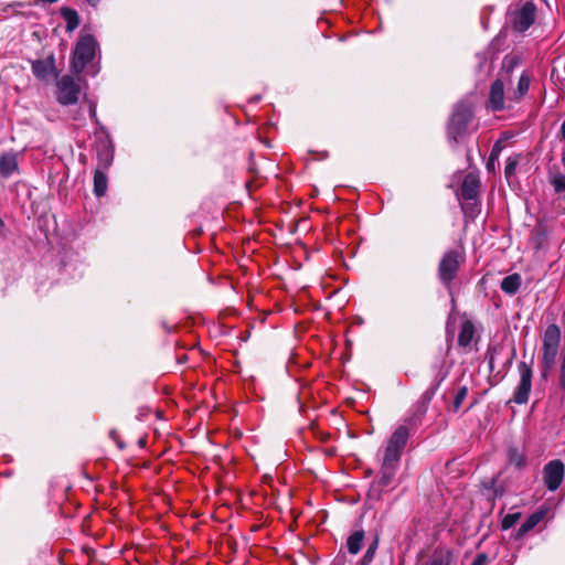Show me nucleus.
I'll list each match as a JSON object with an SVG mask.
<instances>
[{
	"label": "nucleus",
	"mask_w": 565,
	"mask_h": 565,
	"mask_svg": "<svg viewBox=\"0 0 565 565\" xmlns=\"http://www.w3.org/2000/svg\"><path fill=\"white\" fill-rule=\"evenodd\" d=\"M409 438V428L406 425H399L392 434L384 449L379 484L381 487L390 486L395 479L399 467L403 449Z\"/></svg>",
	"instance_id": "f257e3e1"
},
{
	"label": "nucleus",
	"mask_w": 565,
	"mask_h": 565,
	"mask_svg": "<svg viewBox=\"0 0 565 565\" xmlns=\"http://www.w3.org/2000/svg\"><path fill=\"white\" fill-rule=\"evenodd\" d=\"M561 329L552 323L546 327L542 335L541 376L546 380L553 371L561 343Z\"/></svg>",
	"instance_id": "f03ea898"
},
{
	"label": "nucleus",
	"mask_w": 565,
	"mask_h": 565,
	"mask_svg": "<svg viewBox=\"0 0 565 565\" xmlns=\"http://www.w3.org/2000/svg\"><path fill=\"white\" fill-rule=\"evenodd\" d=\"M472 120V109L468 103H458L448 122V138L458 142L467 132L469 122Z\"/></svg>",
	"instance_id": "7ed1b4c3"
},
{
	"label": "nucleus",
	"mask_w": 565,
	"mask_h": 565,
	"mask_svg": "<svg viewBox=\"0 0 565 565\" xmlns=\"http://www.w3.org/2000/svg\"><path fill=\"white\" fill-rule=\"evenodd\" d=\"M97 47L98 43L93 35L86 34L79 38L72 58V68L76 74H81L86 65L93 61Z\"/></svg>",
	"instance_id": "20e7f679"
},
{
	"label": "nucleus",
	"mask_w": 565,
	"mask_h": 565,
	"mask_svg": "<svg viewBox=\"0 0 565 565\" xmlns=\"http://www.w3.org/2000/svg\"><path fill=\"white\" fill-rule=\"evenodd\" d=\"M465 262L463 253L457 249L447 250L438 265V278L440 282L449 288L457 276L460 265Z\"/></svg>",
	"instance_id": "39448f33"
},
{
	"label": "nucleus",
	"mask_w": 565,
	"mask_h": 565,
	"mask_svg": "<svg viewBox=\"0 0 565 565\" xmlns=\"http://www.w3.org/2000/svg\"><path fill=\"white\" fill-rule=\"evenodd\" d=\"M518 372L520 375V381L514 388L512 401L518 405H523L527 403L530 393L532 391L533 370L531 364L522 361L518 365Z\"/></svg>",
	"instance_id": "423d86ee"
},
{
	"label": "nucleus",
	"mask_w": 565,
	"mask_h": 565,
	"mask_svg": "<svg viewBox=\"0 0 565 565\" xmlns=\"http://www.w3.org/2000/svg\"><path fill=\"white\" fill-rule=\"evenodd\" d=\"M56 98L60 104L73 105L77 103L81 87L72 76H62L56 83Z\"/></svg>",
	"instance_id": "0eeeda50"
},
{
	"label": "nucleus",
	"mask_w": 565,
	"mask_h": 565,
	"mask_svg": "<svg viewBox=\"0 0 565 565\" xmlns=\"http://www.w3.org/2000/svg\"><path fill=\"white\" fill-rule=\"evenodd\" d=\"M565 466L559 459L547 462L543 468V481L550 491H555L563 482Z\"/></svg>",
	"instance_id": "6e6552de"
},
{
	"label": "nucleus",
	"mask_w": 565,
	"mask_h": 565,
	"mask_svg": "<svg viewBox=\"0 0 565 565\" xmlns=\"http://www.w3.org/2000/svg\"><path fill=\"white\" fill-rule=\"evenodd\" d=\"M536 8L526 1L513 13L512 26L516 32H525L535 21Z\"/></svg>",
	"instance_id": "1a4fd4ad"
},
{
	"label": "nucleus",
	"mask_w": 565,
	"mask_h": 565,
	"mask_svg": "<svg viewBox=\"0 0 565 565\" xmlns=\"http://www.w3.org/2000/svg\"><path fill=\"white\" fill-rule=\"evenodd\" d=\"M507 86H510L508 83L503 82V79H495L491 86L489 92V107L493 111H500L505 108V93L504 89Z\"/></svg>",
	"instance_id": "9d476101"
},
{
	"label": "nucleus",
	"mask_w": 565,
	"mask_h": 565,
	"mask_svg": "<svg viewBox=\"0 0 565 565\" xmlns=\"http://www.w3.org/2000/svg\"><path fill=\"white\" fill-rule=\"evenodd\" d=\"M33 74L41 81H49L56 75L55 58L51 55L32 63Z\"/></svg>",
	"instance_id": "9b49d317"
},
{
	"label": "nucleus",
	"mask_w": 565,
	"mask_h": 565,
	"mask_svg": "<svg viewBox=\"0 0 565 565\" xmlns=\"http://www.w3.org/2000/svg\"><path fill=\"white\" fill-rule=\"evenodd\" d=\"M531 84V75L529 72L524 71L520 75L516 86L509 87L507 93L508 100L520 102L529 92Z\"/></svg>",
	"instance_id": "f8f14e48"
},
{
	"label": "nucleus",
	"mask_w": 565,
	"mask_h": 565,
	"mask_svg": "<svg viewBox=\"0 0 565 565\" xmlns=\"http://www.w3.org/2000/svg\"><path fill=\"white\" fill-rule=\"evenodd\" d=\"M19 171L18 156L13 151L3 152L0 156V175L4 179Z\"/></svg>",
	"instance_id": "ddd939ff"
},
{
	"label": "nucleus",
	"mask_w": 565,
	"mask_h": 565,
	"mask_svg": "<svg viewBox=\"0 0 565 565\" xmlns=\"http://www.w3.org/2000/svg\"><path fill=\"white\" fill-rule=\"evenodd\" d=\"M480 190V180L478 175L469 173L465 177L460 194L463 200H476Z\"/></svg>",
	"instance_id": "4468645a"
},
{
	"label": "nucleus",
	"mask_w": 565,
	"mask_h": 565,
	"mask_svg": "<svg viewBox=\"0 0 565 565\" xmlns=\"http://www.w3.org/2000/svg\"><path fill=\"white\" fill-rule=\"evenodd\" d=\"M547 509H540L529 515L526 520L522 523V525L519 527L515 537L522 539L526 533H529L531 530H533L546 515Z\"/></svg>",
	"instance_id": "2eb2a0df"
},
{
	"label": "nucleus",
	"mask_w": 565,
	"mask_h": 565,
	"mask_svg": "<svg viewBox=\"0 0 565 565\" xmlns=\"http://www.w3.org/2000/svg\"><path fill=\"white\" fill-rule=\"evenodd\" d=\"M520 62L521 58L518 55H507L502 61V66L498 79H503V82L512 85L511 75Z\"/></svg>",
	"instance_id": "dca6fc26"
},
{
	"label": "nucleus",
	"mask_w": 565,
	"mask_h": 565,
	"mask_svg": "<svg viewBox=\"0 0 565 565\" xmlns=\"http://www.w3.org/2000/svg\"><path fill=\"white\" fill-rule=\"evenodd\" d=\"M522 284V277L520 274L514 273L504 277L501 281V290L508 295H514L519 290Z\"/></svg>",
	"instance_id": "f3484780"
},
{
	"label": "nucleus",
	"mask_w": 565,
	"mask_h": 565,
	"mask_svg": "<svg viewBox=\"0 0 565 565\" xmlns=\"http://www.w3.org/2000/svg\"><path fill=\"white\" fill-rule=\"evenodd\" d=\"M475 337V326L470 320L462 322L460 332L458 335V344L461 348H468Z\"/></svg>",
	"instance_id": "a211bd4d"
},
{
	"label": "nucleus",
	"mask_w": 565,
	"mask_h": 565,
	"mask_svg": "<svg viewBox=\"0 0 565 565\" xmlns=\"http://www.w3.org/2000/svg\"><path fill=\"white\" fill-rule=\"evenodd\" d=\"M364 536L365 534L363 530H356L348 537L347 547L350 554L355 555L360 552Z\"/></svg>",
	"instance_id": "6ab92c4d"
},
{
	"label": "nucleus",
	"mask_w": 565,
	"mask_h": 565,
	"mask_svg": "<svg viewBox=\"0 0 565 565\" xmlns=\"http://www.w3.org/2000/svg\"><path fill=\"white\" fill-rule=\"evenodd\" d=\"M107 191V177L106 174L96 169L94 173V193L96 196H103Z\"/></svg>",
	"instance_id": "aec40b11"
},
{
	"label": "nucleus",
	"mask_w": 565,
	"mask_h": 565,
	"mask_svg": "<svg viewBox=\"0 0 565 565\" xmlns=\"http://www.w3.org/2000/svg\"><path fill=\"white\" fill-rule=\"evenodd\" d=\"M508 460L509 463L516 469H522L526 463L524 454L519 451L515 447L509 448Z\"/></svg>",
	"instance_id": "412c9836"
},
{
	"label": "nucleus",
	"mask_w": 565,
	"mask_h": 565,
	"mask_svg": "<svg viewBox=\"0 0 565 565\" xmlns=\"http://www.w3.org/2000/svg\"><path fill=\"white\" fill-rule=\"evenodd\" d=\"M379 546V539H374V541L369 545L366 552L363 557L359 562V565H370L375 556L376 550Z\"/></svg>",
	"instance_id": "4be33fe9"
},
{
	"label": "nucleus",
	"mask_w": 565,
	"mask_h": 565,
	"mask_svg": "<svg viewBox=\"0 0 565 565\" xmlns=\"http://www.w3.org/2000/svg\"><path fill=\"white\" fill-rule=\"evenodd\" d=\"M467 394H468V388L466 386H462L457 391V393L454 397V402H452V408L455 412L459 411L465 398L467 397Z\"/></svg>",
	"instance_id": "5701e85b"
},
{
	"label": "nucleus",
	"mask_w": 565,
	"mask_h": 565,
	"mask_svg": "<svg viewBox=\"0 0 565 565\" xmlns=\"http://www.w3.org/2000/svg\"><path fill=\"white\" fill-rule=\"evenodd\" d=\"M520 518H521L520 512L507 514L502 519V522H501L502 530H509L510 527H512L514 524H516V522L520 520Z\"/></svg>",
	"instance_id": "b1692460"
},
{
	"label": "nucleus",
	"mask_w": 565,
	"mask_h": 565,
	"mask_svg": "<svg viewBox=\"0 0 565 565\" xmlns=\"http://www.w3.org/2000/svg\"><path fill=\"white\" fill-rule=\"evenodd\" d=\"M64 18L66 19L67 29L68 30H73V29H75L77 26V24H78V17H77L76 11L67 9L64 12Z\"/></svg>",
	"instance_id": "393cba45"
},
{
	"label": "nucleus",
	"mask_w": 565,
	"mask_h": 565,
	"mask_svg": "<svg viewBox=\"0 0 565 565\" xmlns=\"http://www.w3.org/2000/svg\"><path fill=\"white\" fill-rule=\"evenodd\" d=\"M552 184L557 193L565 191V175L557 174L553 178Z\"/></svg>",
	"instance_id": "a878e982"
},
{
	"label": "nucleus",
	"mask_w": 565,
	"mask_h": 565,
	"mask_svg": "<svg viewBox=\"0 0 565 565\" xmlns=\"http://www.w3.org/2000/svg\"><path fill=\"white\" fill-rule=\"evenodd\" d=\"M488 561V555L484 553H480L476 556L471 565H487Z\"/></svg>",
	"instance_id": "bb28decb"
},
{
	"label": "nucleus",
	"mask_w": 565,
	"mask_h": 565,
	"mask_svg": "<svg viewBox=\"0 0 565 565\" xmlns=\"http://www.w3.org/2000/svg\"><path fill=\"white\" fill-rule=\"evenodd\" d=\"M445 379V375H443L437 382L436 384L434 385L433 388H430L429 391H427L424 396L425 398H427L428 401L434 396L436 390L438 388V386L440 385L441 381Z\"/></svg>",
	"instance_id": "cd10ccee"
},
{
	"label": "nucleus",
	"mask_w": 565,
	"mask_h": 565,
	"mask_svg": "<svg viewBox=\"0 0 565 565\" xmlns=\"http://www.w3.org/2000/svg\"><path fill=\"white\" fill-rule=\"evenodd\" d=\"M87 111H88V115L92 119H94L95 121H97V117H96V105L93 103V102H87Z\"/></svg>",
	"instance_id": "c85d7f7f"
},
{
	"label": "nucleus",
	"mask_w": 565,
	"mask_h": 565,
	"mask_svg": "<svg viewBox=\"0 0 565 565\" xmlns=\"http://www.w3.org/2000/svg\"><path fill=\"white\" fill-rule=\"evenodd\" d=\"M109 437L117 444V446L120 449H122L125 447L124 444L119 440L118 434H117V431L115 429L109 431Z\"/></svg>",
	"instance_id": "c756f323"
},
{
	"label": "nucleus",
	"mask_w": 565,
	"mask_h": 565,
	"mask_svg": "<svg viewBox=\"0 0 565 565\" xmlns=\"http://www.w3.org/2000/svg\"><path fill=\"white\" fill-rule=\"evenodd\" d=\"M559 387L565 391V367H559V380H558Z\"/></svg>",
	"instance_id": "7c9ffc66"
},
{
	"label": "nucleus",
	"mask_w": 565,
	"mask_h": 565,
	"mask_svg": "<svg viewBox=\"0 0 565 565\" xmlns=\"http://www.w3.org/2000/svg\"><path fill=\"white\" fill-rule=\"evenodd\" d=\"M516 163L514 161H510L505 166V174L509 175L514 172Z\"/></svg>",
	"instance_id": "2f4dec72"
},
{
	"label": "nucleus",
	"mask_w": 565,
	"mask_h": 565,
	"mask_svg": "<svg viewBox=\"0 0 565 565\" xmlns=\"http://www.w3.org/2000/svg\"><path fill=\"white\" fill-rule=\"evenodd\" d=\"M495 148H498V145H495L491 151L490 158L492 161H494L498 158V152L495 151Z\"/></svg>",
	"instance_id": "473e14b6"
},
{
	"label": "nucleus",
	"mask_w": 565,
	"mask_h": 565,
	"mask_svg": "<svg viewBox=\"0 0 565 565\" xmlns=\"http://www.w3.org/2000/svg\"><path fill=\"white\" fill-rule=\"evenodd\" d=\"M332 565H344V556L335 558Z\"/></svg>",
	"instance_id": "72a5a7b5"
},
{
	"label": "nucleus",
	"mask_w": 565,
	"mask_h": 565,
	"mask_svg": "<svg viewBox=\"0 0 565 565\" xmlns=\"http://www.w3.org/2000/svg\"><path fill=\"white\" fill-rule=\"evenodd\" d=\"M561 138L565 141V120L563 121L561 126Z\"/></svg>",
	"instance_id": "f704fd0d"
},
{
	"label": "nucleus",
	"mask_w": 565,
	"mask_h": 565,
	"mask_svg": "<svg viewBox=\"0 0 565 565\" xmlns=\"http://www.w3.org/2000/svg\"><path fill=\"white\" fill-rule=\"evenodd\" d=\"M73 119L75 121H81L82 119H84V115H82L79 111L73 116Z\"/></svg>",
	"instance_id": "c9c22d12"
},
{
	"label": "nucleus",
	"mask_w": 565,
	"mask_h": 565,
	"mask_svg": "<svg viewBox=\"0 0 565 565\" xmlns=\"http://www.w3.org/2000/svg\"><path fill=\"white\" fill-rule=\"evenodd\" d=\"M441 564H443V561L438 559L437 557H434L431 561V565H441Z\"/></svg>",
	"instance_id": "e433bc0d"
},
{
	"label": "nucleus",
	"mask_w": 565,
	"mask_h": 565,
	"mask_svg": "<svg viewBox=\"0 0 565 565\" xmlns=\"http://www.w3.org/2000/svg\"><path fill=\"white\" fill-rule=\"evenodd\" d=\"M494 167V161H492L491 159H489L488 163H487V168L488 170L492 169Z\"/></svg>",
	"instance_id": "4c0bfd02"
},
{
	"label": "nucleus",
	"mask_w": 565,
	"mask_h": 565,
	"mask_svg": "<svg viewBox=\"0 0 565 565\" xmlns=\"http://www.w3.org/2000/svg\"><path fill=\"white\" fill-rule=\"evenodd\" d=\"M87 2H89L92 6H96L100 0H86Z\"/></svg>",
	"instance_id": "58836bf2"
},
{
	"label": "nucleus",
	"mask_w": 565,
	"mask_h": 565,
	"mask_svg": "<svg viewBox=\"0 0 565 565\" xmlns=\"http://www.w3.org/2000/svg\"><path fill=\"white\" fill-rule=\"evenodd\" d=\"M494 495L495 497H501L502 495V491H499V490L495 489L494 490Z\"/></svg>",
	"instance_id": "ea45409f"
},
{
	"label": "nucleus",
	"mask_w": 565,
	"mask_h": 565,
	"mask_svg": "<svg viewBox=\"0 0 565 565\" xmlns=\"http://www.w3.org/2000/svg\"><path fill=\"white\" fill-rule=\"evenodd\" d=\"M562 163L565 166V149L563 150V153H562Z\"/></svg>",
	"instance_id": "a19ab883"
},
{
	"label": "nucleus",
	"mask_w": 565,
	"mask_h": 565,
	"mask_svg": "<svg viewBox=\"0 0 565 565\" xmlns=\"http://www.w3.org/2000/svg\"><path fill=\"white\" fill-rule=\"evenodd\" d=\"M489 366H490V369H493V358L492 356L489 360Z\"/></svg>",
	"instance_id": "79ce46f5"
},
{
	"label": "nucleus",
	"mask_w": 565,
	"mask_h": 565,
	"mask_svg": "<svg viewBox=\"0 0 565 565\" xmlns=\"http://www.w3.org/2000/svg\"><path fill=\"white\" fill-rule=\"evenodd\" d=\"M98 73V70H95L92 75L95 76Z\"/></svg>",
	"instance_id": "37998d69"
}]
</instances>
